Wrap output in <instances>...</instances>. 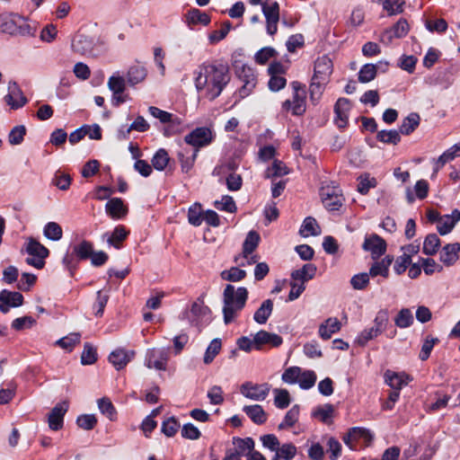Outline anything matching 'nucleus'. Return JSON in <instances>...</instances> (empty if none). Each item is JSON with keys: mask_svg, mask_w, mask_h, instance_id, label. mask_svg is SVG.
Returning <instances> with one entry per match:
<instances>
[{"mask_svg": "<svg viewBox=\"0 0 460 460\" xmlns=\"http://www.w3.org/2000/svg\"><path fill=\"white\" fill-rule=\"evenodd\" d=\"M26 134V128L22 125L14 127L8 136L9 143L13 146L20 145Z\"/></svg>", "mask_w": 460, "mask_h": 460, "instance_id": "62", "label": "nucleus"}, {"mask_svg": "<svg viewBox=\"0 0 460 460\" xmlns=\"http://www.w3.org/2000/svg\"><path fill=\"white\" fill-rule=\"evenodd\" d=\"M385 383L394 390H401L403 385H406L409 381V376L404 373H395L391 370H386L385 373Z\"/></svg>", "mask_w": 460, "mask_h": 460, "instance_id": "27", "label": "nucleus"}, {"mask_svg": "<svg viewBox=\"0 0 460 460\" xmlns=\"http://www.w3.org/2000/svg\"><path fill=\"white\" fill-rule=\"evenodd\" d=\"M170 161L167 151L164 148H160L152 158V165L157 171H163L167 166Z\"/></svg>", "mask_w": 460, "mask_h": 460, "instance_id": "48", "label": "nucleus"}, {"mask_svg": "<svg viewBox=\"0 0 460 460\" xmlns=\"http://www.w3.org/2000/svg\"><path fill=\"white\" fill-rule=\"evenodd\" d=\"M262 13L266 19V30L268 34L274 35L278 31L279 21V4L277 2L266 0L261 3Z\"/></svg>", "mask_w": 460, "mask_h": 460, "instance_id": "7", "label": "nucleus"}, {"mask_svg": "<svg viewBox=\"0 0 460 460\" xmlns=\"http://www.w3.org/2000/svg\"><path fill=\"white\" fill-rule=\"evenodd\" d=\"M194 74L196 89L210 101L221 94L231 79L227 64L218 60L201 64Z\"/></svg>", "mask_w": 460, "mask_h": 460, "instance_id": "1", "label": "nucleus"}, {"mask_svg": "<svg viewBox=\"0 0 460 460\" xmlns=\"http://www.w3.org/2000/svg\"><path fill=\"white\" fill-rule=\"evenodd\" d=\"M460 252V244L458 243H448L444 246L440 253V261L447 266L453 265L458 259Z\"/></svg>", "mask_w": 460, "mask_h": 460, "instance_id": "25", "label": "nucleus"}, {"mask_svg": "<svg viewBox=\"0 0 460 460\" xmlns=\"http://www.w3.org/2000/svg\"><path fill=\"white\" fill-rule=\"evenodd\" d=\"M106 213L113 219H119L128 214V208L120 198H112L105 205Z\"/></svg>", "mask_w": 460, "mask_h": 460, "instance_id": "24", "label": "nucleus"}, {"mask_svg": "<svg viewBox=\"0 0 460 460\" xmlns=\"http://www.w3.org/2000/svg\"><path fill=\"white\" fill-rule=\"evenodd\" d=\"M333 184V182H332ZM320 196L324 207L331 211L339 210L342 206L343 198L341 190L335 185H325L320 189Z\"/></svg>", "mask_w": 460, "mask_h": 460, "instance_id": "6", "label": "nucleus"}, {"mask_svg": "<svg viewBox=\"0 0 460 460\" xmlns=\"http://www.w3.org/2000/svg\"><path fill=\"white\" fill-rule=\"evenodd\" d=\"M350 111V102L346 98H339L334 105V122L340 128H346Z\"/></svg>", "mask_w": 460, "mask_h": 460, "instance_id": "19", "label": "nucleus"}, {"mask_svg": "<svg viewBox=\"0 0 460 460\" xmlns=\"http://www.w3.org/2000/svg\"><path fill=\"white\" fill-rule=\"evenodd\" d=\"M270 391V385L268 383L254 384L252 382H245L240 387L241 394L253 401H263L269 395Z\"/></svg>", "mask_w": 460, "mask_h": 460, "instance_id": "8", "label": "nucleus"}, {"mask_svg": "<svg viewBox=\"0 0 460 460\" xmlns=\"http://www.w3.org/2000/svg\"><path fill=\"white\" fill-rule=\"evenodd\" d=\"M233 444L234 446V448L233 450L238 453L240 456L245 455L246 452H248L249 454L254 448V441L251 438H234Z\"/></svg>", "mask_w": 460, "mask_h": 460, "instance_id": "40", "label": "nucleus"}, {"mask_svg": "<svg viewBox=\"0 0 460 460\" xmlns=\"http://www.w3.org/2000/svg\"><path fill=\"white\" fill-rule=\"evenodd\" d=\"M231 27L232 25L229 21H226L225 22H223L222 28L220 30L214 31L208 35L209 42L211 44H216L223 39H225L228 32L230 31Z\"/></svg>", "mask_w": 460, "mask_h": 460, "instance_id": "58", "label": "nucleus"}, {"mask_svg": "<svg viewBox=\"0 0 460 460\" xmlns=\"http://www.w3.org/2000/svg\"><path fill=\"white\" fill-rule=\"evenodd\" d=\"M329 81H323V79L312 77L311 84L309 85L310 101L314 105H316L325 89V86Z\"/></svg>", "mask_w": 460, "mask_h": 460, "instance_id": "29", "label": "nucleus"}, {"mask_svg": "<svg viewBox=\"0 0 460 460\" xmlns=\"http://www.w3.org/2000/svg\"><path fill=\"white\" fill-rule=\"evenodd\" d=\"M254 341L255 349L260 350L261 349L262 346L266 344H269L274 348L279 347L283 342V339L279 334L261 330L255 333Z\"/></svg>", "mask_w": 460, "mask_h": 460, "instance_id": "20", "label": "nucleus"}, {"mask_svg": "<svg viewBox=\"0 0 460 460\" xmlns=\"http://www.w3.org/2000/svg\"><path fill=\"white\" fill-rule=\"evenodd\" d=\"M274 403L279 409L287 408L290 403L289 393L286 389H275Z\"/></svg>", "mask_w": 460, "mask_h": 460, "instance_id": "60", "label": "nucleus"}, {"mask_svg": "<svg viewBox=\"0 0 460 460\" xmlns=\"http://www.w3.org/2000/svg\"><path fill=\"white\" fill-rule=\"evenodd\" d=\"M291 86L293 89V100H286L282 103V108L286 111H291L295 116H301L306 111L305 85L297 81H294L291 83Z\"/></svg>", "mask_w": 460, "mask_h": 460, "instance_id": "4", "label": "nucleus"}, {"mask_svg": "<svg viewBox=\"0 0 460 460\" xmlns=\"http://www.w3.org/2000/svg\"><path fill=\"white\" fill-rule=\"evenodd\" d=\"M364 438L366 440H370L372 436L369 431L363 428H351L349 432L343 437L344 443L349 447L350 449H355V446L353 444L354 441Z\"/></svg>", "mask_w": 460, "mask_h": 460, "instance_id": "28", "label": "nucleus"}, {"mask_svg": "<svg viewBox=\"0 0 460 460\" xmlns=\"http://www.w3.org/2000/svg\"><path fill=\"white\" fill-rule=\"evenodd\" d=\"M147 72L145 66L137 64L129 67L127 74V82L130 85L141 83L146 77Z\"/></svg>", "mask_w": 460, "mask_h": 460, "instance_id": "32", "label": "nucleus"}, {"mask_svg": "<svg viewBox=\"0 0 460 460\" xmlns=\"http://www.w3.org/2000/svg\"><path fill=\"white\" fill-rule=\"evenodd\" d=\"M362 247L365 251L371 252V256L374 260L378 259L386 251L385 240L376 234L366 237Z\"/></svg>", "mask_w": 460, "mask_h": 460, "instance_id": "15", "label": "nucleus"}, {"mask_svg": "<svg viewBox=\"0 0 460 460\" xmlns=\"http://www.w3.org/2000/svg\"><path fill=\"white\" fill-rule=\"evenodd\" d=\"M165 124L166 126L164 128V135L165 137L177 135L184 130V125L181 119L173 114L171 115L170 120H168Z\"/></svg>", "mask_w": 460, "mask_h": 460, "instance_id": "37", "label": "nucleus"}, {"mask_svg": "<svg viewBox=\"0 0 460 460\" xmlns=\"http://www.w3.org/2000/svg\"><path fill=\"white\" fill-rule=\"evenodd\" d=\"M299 408L297 405L293 406L285 415L283 421L279 425V429L291 428L298 420Z\"/></svg>", "mask_w": 460, "mask_h": 460, "instance_id": "56", "label": "nucleus"}, {"mask_svg": "<svg viewBox=\"0 0 460 460\" xmlns=\"http://www.w3.org/2000/svg\"><path fill=\"white\" fill-rule=\"evenodd\" d=\"M440 246V240L436 234H429L426 236L423 243L422 251L427 255H434L437 253Z\"/></svg>", "mask_w": 460, "mask_h": 460, "instance_id": "46", "label": "nucleus"}, {"mask_svg": "<svg viewBox=\"0 0 460 460\" xmlns=\"http://www.w3.org/2000/svg\"><path fill=\"white\" fill-rule=\"evenodd\" d=\"M168 361V354L164 349H149L146 353L145 365L148 368L165 370Z\"/></svg>", "mask_w": 460, "mask_h": 460, "instance_id": "14", "label": "nucleus"}, {"mask_svg": "<svg viewBox=\"0 0 460 460\" xmlns=\"http://www.w3.org/2000/svg\"><path fill=\"white\" fill-rule=\"evenodd\" d=\"M108 87L114 95L121 94L126 88L125 79L119 75H112L109 78Z\"/></svg>", "mask_w": 460, "mask_h": 460, "instance_id": "59", "label": "nucleus"}, {"mask_svg": "<svg viewBox=\"0 0 460 460\" xmlns=\"http://www.w3.org/2000/svg\"><path fill=\"white\" fill-rule=\"evenodd\" d=\"M128 232L123 226H118L114 228L112 234L108 237L107 242L110 245L115 247L116 249H119L121 247V243L128 236Z\"/></svg>", "mask_w": 460, "mask_h": 460, "instance_id": "41", "label": "nucleus"}, {"mask_svg": "<svg viewBox=\"0 0 460 460\" xmlns=\"http://www.w3.org/2000/svg\"><path fill=\"white\" fill-rule=\"evenodd\" d=\"M407 21L401 18L391 29L384 31L380 36V41L384 44H390L394 38H403L409 32Z\"/></svg>", "mask_w": 460, "mask_h": 460, "instance_id": "13", "label": "nucleus"}, {"mask_svg": "<svg viewBox=\"0 0 460 460\" xmlns=\"http://www.w3.org/2000/svg\"><path fill=\"white\" fill-rule=\"evenodd\" d=\"M188 221L194 226H199L203 221L201 206L199 203H195L190 207L188 210Z\"/></svg>", "mask_w": 460, "mask_h": 460, "instance_id": "53", "label": "nucleus"}, {"mask_svg": "<svg viewBox=\"0 0 460 460\" xmlns=\"http://www.w3.org/2000/svg\"><path fill=\"white\" fill-rule=\"evenodd\" d=\"M236 75L238 78L243 83L239 90L241 98L248 96L254 89L257 84V78L252 67L242 65L241 67L236 68Z\"/></svg>", "mask_w": 460, "mask_h": 460, "instance_id": "9", "label": "nucleus"}, {"mask_svg": "<svg viewBox=\"0 0 460 460\" xmlns=\"http://www.w3.org/2000/svg\"><path fill=\"white\" fill-rule=\"evenodd\" d=\"M332 61L327 56L318 58L314 62V77L329 81L332 73Z\"/></svg>", "mask_w": 460, "mask_h": 460, "instance_id": "21", "label": "nucleus"}, {"mask_svg": "<svg viewBox=\"0 0 460 460\" xmlns=\"http://www.w3.org/2000/svg\"><path fill=\"white\" fill-rule=\"evenodd\" d=\"M420 124V116L417 113H411L402 122L400 133L410 135Z\"/></svg>", "mask_w": 460, "mask_h": 460, "instance_id": "44", "label": "nucleus"}, {"mask_svg": "<svg viewBox=\"0 0 460 460\" xmlns=\"http://www.w3.org/2000/svg\"><path fill=\"white\" fill-rule=\"evenodd\" d=\"M272 310L273 302L270 299L263 301L261 306L254 313L253 320L260 324L266 323L272 313Z\"/></svg>", "mask_w": 460, "mask_h": 460, "instance_id": "35", "label": "nucleus"}, {"mask_svg": "<svg viewBox=\"0 0 460 460\" xmlns=\"http://www.w3.org/2000/svg\"><path fill=\"white\" fill-rule=\"evenodd\" d=\"M460 221V211L454 209L451 215H444L438 223V231L441 235H445L452 231L456 223Z\"/></svg>", "mask_w": 460, "mask_h": 460, "instance_id": "23", "label": "nucleus"}, {"mask_svg": "<svg viewBox=\"0 0 460 460\" xmlns=\"http://www.w3.org/2000/svg\"><path fill=\"white\" fill-rule=\"evenodd\" d=\"M26 252L33 256L27 258L26 262L37 269H41L45 265V259L49 256V251L43 244L33 238H30L27 243Z\"/></svg>", "mask_w": 460, "mask_h": 460, "instance_id": "5", "label": "nucleus"}, {"mask_svg": "<svg viewBox=\"0 0 460 460\" xmlns=\"http://www.w3.org/2000/svg\"><path fill=\"white\" fill-rule=\"evenodd\" d=\"M212 132L209 128L202 127L197 128L190 134L186 135L184 140L187 144L200 147L208 145L212 141Z\"/></svg>", "mask_w": 460, "mask_h": 460, "instance_id": "12", "label": "nucleus"}, {"mask_svg": "<svg viewBox=\"0 0 460 460\" xmlns=\"http://www.w3.org/2000/svg\"><path fill=\"white\" fill-rule=\"evenodd\" d=\"M81 334L79 332H73L69 335L63 337L56 341V345L60 348L71 351L74 347L80 342Z\"/></svg>", "mask_w": 460, "mask_h": 460, "instance_id": "47", "label": "nucleus"}, {"mask_svg": "<svg viewBox=\"0 0 460 460\" xmlns=\"http://www.w3.org/2000/svg\"><path fill=\"white\" fill-rule=\"evenodd\" d=\"M316 381V375L313 370L301 371L300 376L298 377L299 386L302 389L307 390L313 387Z\"/></svg>", "mask_w": 460, "mask_h": 460, "instance_id": "57", "label": "nucleus"}, {"mask_svg": "<svg viewBox=\"0 0 460 460\" xmlns=\"http://www.w3.org/2000/svg\"><path fill=\"white\" fill-rule=\"evenodd\" d=\"M456 156H460V142L452 146L438 157L437 166L435 168V173L447 163L452 161Z\"/></svg>", "mask_w": 460, "mask_h": 460, "instance_id": "36", "label": "nucleus"}, {"mask_svg": "<svg viewBox=\"0 0 460 460\" xmlns=\"http://www.w3.org/2000/svg\"><path fill=\"white\" fill-rule=\"evenodd\" d=\"M134 357V350H126L124 349L119 348L110 354L109 361L117 370H120L124 368Z\"/></svg>", "mask_w": 460, "mask_h": 460, "instance_id": "22", "label": "nucleus"}, {"mask_svg": "<svg viewBox=\"0 0 460 460\" xmlns=\"http://www.w3.org/2000/svg\"><path fill=\"white\" fill-rule=\"evenodd\" d=\"M296 455V447L292 443L283 444L276 452V456L285 460H291Z\"/></svg>", "mask_w": 460, "mask_h": 460, "instance_id": "61", "label": "nucleus"}, {"mask_svg": "<svg viewBox=\"0 0 460 460\" xmlns=\"http://www.w3.org/2000/svg\"><path fill=\"white\" fill-rule=\"evenodd\" d=\"M17 35L34 36L36 26L29 23L28 20L21 15H16Z\"/></svg>", "mask_w": 460, "mask_h": 460, "instance_id": "45", "label": "nucleus"}, {"mask_svg": "<svg viewBox=\"0 0 460 460\" xmlns=\"http://www.w3.org/2000/svg\"><path fill=\"white\" fill-rule=\"evenodd\" d=\"M288 173L287 166L284 163L279 160H275L272 165L267 170L266 176L270 177H280Z\"/></svg>", "mask_w": 460, "mask_h": 460, "instance_id": "63", "label": "nucleus"}, {"mask_svg": "<svg viewBox=\"0 0 460 460\" xmlns=\"http://www.w3.org/2000/svg\"><path fill=\"white\" fill-rule=\"evenodd\" d=\"M376 138L385 144L396 145L401 140L400 132L397 130H381L377 132Z\"/></svg>", "mask_w": 460, "mask_h": 460, "instance_id": "52", "label": "nucleus"}, {"mask_svg": "<svg viewBox=\"0 0 460 460\" xmlns=\"http://www.w3.org/2000/svg\"><path fill=\"white\" fill-rule=\"evenodd\" d=\"M68 410V402L58 403L48 416L49 427L52 430H59L63 427L64 416Z\"/></svg>", "mask_w": 460, "mask_h": 460, "instance_id": "16", "label": "nucleus"}, {"mask_svg": "<svg viewBox=\"0 0 460 460\" xmlns=\"http://www.w3.org/2000/svg\"><path fill=\"white\" fill-rule=\"evenodd\" d=\"M248 298V290L246 288L228 284L223 292V314L224 322L228 324L234 320L237 314L244 307Z\"/></svg>", "mask_w": 460, "mask_h": 460, "instance_id": "2", "label": "nucleus"}, {"mask_svg": "<svg viewBox=\"0 0 460 460\" xmlns=\"http://www.w3.org/2000/svg\"><path fill=\"white\" fill-rule=\"evenodd\" d=\"M222 347L220 339H214L209 343L208 347L206 349L203 361L206 365L210 364L216 356L220 352Z\"/></svg>", "mask_w": 460, "mask_h": 460, "instance_id": "49", "label": "nucleus"}, {"mask_svg": "<svg viewBox=\"0 0 460 460\" xmlns=\"http://www.w3.org/2000/svg\"><path fill=\"white\" fill-rule=\"evenodd\" d=\"M243 411L256 424H263L267 420V414L259 404L244 406Z\"/></svg>", "mask_w": 460, "mask_h": 460, "instance_id": "34", "label": "nucleus"}, {"mask_svg": "<svg viewBox=\"0 0 460 460\" xmlns=\"http://www.w3.org/2000/svg\"><path fill=\"white\" fill-rule=\"evenodd\" d=\"M395 325L399 328H407L413 323V315L410 309H402L394 319Z\"/></svg>", "mask_w": 460, "mask_h": 460, "instance_id": "54", "label": "nucleus"}, {"mask_svg": "<svg viewBox=\"0 0 460 460\" xmlns=\"http://www.w3.org/2000/svg\"><path fill=\"white\" fill-rule=\"evenodd\" d=\"M209 308L204 305L202 302L197 301L192 304L190 310L186 313V315L191 323L199 325L209 320Z\"/></svg>", "mask_w": 460, "mask_h": 460, "instance_id": "18", "label": "nucleus"}, {"mask_svg": "<svg viewBox=\"0 0 460 460\" xmlns=\"http://www.w3.org/2000/svg\"><path fill=\"white\" fill-rule=\"evenodd\" d=\"M4 100L13 110H18L28 102V99L16 82H9L8 93L4 97Z\"/></svg>", "mask_w": 460, "mask_h": 460, "instance_id": "11", "label": "nucleus"}, {"mask_svg": "<svg viewBox=\"0 0 460 460\" xmlns=\"http://www.w3.org/2000/svg\"><path fill=\"white\" fill-rule=\"evenodd\" d=\"M93 251V245L91 242L82 241L73 247V252L78 261L87 260L91 257Z\"/></svg>", "mask_w": 460, "mask_h": 460, "instance_id": "39", "label": "nucleus"}, {"mask_svg": "<svg viewBox=\"0 0 460 460\" xmlns=\"http://www.w3.org/2000/svg\"><path fill=\"white\" fill-rule=\"evenodd\" d=\"M317 268L313 263H306L301 269L293 270L291 278L295 281H299L305 285V282L314 279L316 274Z\"/></svg>", "mask_w": 460, "mask_h": 460, "instance_id": "26", "label": "nucleus"}, {"mask_svg": "<svg viewBox=\"0 0 460 460\" xmlns=\"http://www.w3.org/2000/svg\"><path fill=\"white\" fill-rule=\"evenodd\" d=\"M382 4L384 10H385L388 15H395L403 12L404 0H372Z\"/></svg>", "mask_w": 460, "mask_h": 460, "instance_id": "38", "label": "nucleus"}, {"mask_svg": "<svg viewBox=\"0 0 460 460\" xmlns=\"http://www.w3.org/2000/svg\"><path fill=\"white\" fill-rule=\"evenodd\" d=\"M277 55V51L271 47H265L256 52L254 59L256 63L264 65L268 62L270 58Z\"/></svg>", "mask_w": 460, "mask_h": 460, "instance_id": "64", "label": "nucleus"}, {"mask_svg": "<svg viewBox=\"0 0 460 460\" xmlns=\"http://www.w3.org/2000/svg\"><path fill=\"white\" fill-rule=\"evenodd\" d=\"M210 21V16L198 8H192L186 13V22L189 26L197 24L207 26Z\"/></svg>", "mask_w": 460, "mask_h": 460, "instance_id": "30", "label": "nucleus"}, {"mask_svg": "<svg viewBox=\"0 0 460 460\" xmlns=\"http://www.w3.org/2000/svg\"><path fill=\"white\" fill-rule=\"evenodd\" d=\"M423 449L422 440H411L407 448L403 451L405 460H429L432 456V451L429 447Z\"/></svg>", "mask_w": 460, "mask_h": 460, "instance_id": "10", "label": "nucleus"}, {"mask_svg": "<svg viewBox=\"0 0 460 460\" xmlns=\"http://www.w3.org/2000/svg\"><path fill=\"white\" fill-rule=\"evenodd\" d=\"M341 322L337 318H329L319 327V335L323 340L331 338L332 334L341 330Z\"/></svg>", "mask_w": 460, "mask_h": 460, "instance_id": "31", "label": "nucleus"}, {"mask_svg": "<svg viewBox=\"0 0 460 460\" xmlns=\"http://www.w3.org/2000/svg\"><path fill=\"white\" fill-rule=\"evenodd\" d=\"M377 73V66L374 64L364 65L358 72V81L368 83L375 79Z\"/></svg>", "mask_w": 460, "mask_h": 460, "instance_id": "50", "label": "nucleus"}, {"mask_svg": "<svg viewBox=\"0 0 460 460\" xmlns=\"http://www.w3.org/2000/svg\"><path fill=\"white\" fill-rule=\"evenodd\" d=\"M97 360V350L91 343L85 342L81 355L83 365H92Z\"/></svg>", "mask_w": 460, "mask_h": 460, "instance_id": "51", "label": "nucleus"}, {"mask_svg": "<svg viewBox=\"0 0 460 460\" xmlns=\"http://www.w3.org/2000/svg\"><path fill=\"white\" fill-rule=\"evenodd\" d=\"M43 234L51 241H59L63 236L62 227L56 222H49L43 228Z\"/></svg>", "mask_w": 460, "mask_h": 460, "instance_id": "43", "label": "nucleus"}, {"mask_svg": "<svg viewBox=\"0 0 460 460\" xmlns=\"http://www.w3.org/2000/svg\"><path fill=\"white\" fill-rule=\"evenodd\" d=\"M260 243V235L255 231L248 233L243 243V259H247L250 254L258 247Z\"/></svg>", "mask_w": 460, "mask_h": 460, "instance_id": "33", "label": "nucleus"}, {"mask_svg": "<svg viewBox=\"0 0 460 460\" xmlns=\"http://www.w3.org/2000/svg\"><path fill=\"white\" fill-rule=\"evenodd\" d=\"M23 296L16 291L2 290L0 292V311L6 314L10 307H17L22 305Z\"/></svg>", "mask_w": 460, "mask_h": 460, "instance_id": "17", "label": "nucleus"}, {"mask_svg": "<svg viewBox=\"0 0 460 460\" xmlns=\"http://www.w3.org/2000/svg\"><path fill=\"white\" fill-rule=\"evenodd\" d=\"M71 49L80 56L95 58L105 49V42L101 38L95 39L84 34H76L71 41Z\"/></svg>", "mask_w": 460, "mask_h": 460, "instance_id": "3", "label": "nucleus"}, {"mask_svg": "<svg viewBox=\"0 0 460 460\" xmlns=\"http://www.w3.org/2000/svg\"><path fill=\"white\" fill-rule=\"evenodd\" d=\"M220 276L224 280L235 282L243 279L246 272L237 267H232L227 270H223Z\"/></svg>", "mask_w": 460, "mask_h": 460, "instance_id": "55", "label": "nucleus"}, {"mask_svg": "<svg viewBox=\"0 0 460 460\" xmlns=\"http://www.w3.org/2000/svg\"><path fill=\"white\" fill-rule=\"evenodd\" d=\"M299 233L301 235L306 237L309 235H319L321 231L316 220L314 217H308L304 220Z\"/></svg>", "mask_w": 460, "mask_h": 460, "instance_id": "42", "label": "nucleus"}]
</instances>
